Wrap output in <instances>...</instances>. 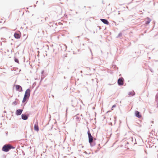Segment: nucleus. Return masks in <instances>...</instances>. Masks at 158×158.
<instances>
[{
  "label": "nucleus",
  "instance_id": "1",
  "mask_svg": "<svg viewBox=\"0 0 158 158\" xmlns=\"http://www.w3.org/2000/svg\"><path fill=\"white\" fill-rule=\"evenodd\" d=\"M87 128L88 129L87 131V134L89 139V142L90 143V145L91 147H93L95 145L96 143L95 141H94L93 139V136H92L88 127H87Z\"/></svg>",
  "mask_w": 158,
  "mask_h": 158
},
{
  "label": "nucleus",
  "instance_id": "2",
  "mask_svg": "<svg viewBox=\"0 0 158 158\" xmlns=\"http://www.w3.org/2000/svg\"><path fill=\"white\" fill-rule=\"evenodd\" d=\"M15 148V147L11 145L5 144L3 146L2 150L4 152H8L11 149H14Z\"/></svg>",
  "mask_w": 158,
  "mask_h": 158
},
{
  "label": "nucleus",
  "instance_id": "3",
  "mask_svg": "<svg viewBox=\"0 0 158 158\" xmlns=\"http://www.w3.org/2000/svg\"><path fill=\"white\" fill-rule=\"evenodd\" d=\"M31 90L30 89H27L26 91H25L24 96L25 97L27 98V99H29L30 95V93H31Z\"/></svg>",
  "mask_w": 158,
  "mask_h": 158
},
{
  "label": "nucleus",
  "instance_id": "4",
  "mask_svg": "<svg viewBox=\"0 0 158 158\" xmlns=\"http://www.w3.org/2000/svg\"><path fill=\"white\" fill-rule=\"evenodd\" d=\"M124 80L123 78H119L117 81L118 84L119 85H123L124 84Z\"/></svg>",
  "mask_w": 158,
  "mask_h": 158
},
{
  "label": "nucleus",
  "instance_id": "5",
  "mask_svg": "<svg viewBox=\"0 0 158 158\" xmlns=\"http://www.w3.org/2000/svg\"><path fill=\"white\" fill-rule=\"evenodd\" d=\"M21 35L20 31L15 32L14 34V36L16 39H19L20 38Z\"/></svg>",
  "mask_w": 158,
  "mask_h": 158
},
{
  "label": "nucleus",
  "instance_id": "6",
  "mask_svg": "<svg viewBox=\"0 0 158 158\" xmlns=\"http://www.w3.org/2000/svg\"><path fill=\"white\" fill-rule=\"evenodd\" d=\"M15 89L16 91L22 92L23 91L22 88L21 86L19 85H15Z\"/></svg>",
  "mask_w": 158,
  "mask_h": 158
},
{
  "label": "nucleus",
  "instance_id": "7",
  "mask_svg": "<svg viewBox=\"0 0 158 158\" xmlns=\"http://www.w3.org/2000/svg\"><path fill=\"white\" fill-rule=\"evenodd\" d=\"M29 117V115L28 114H21L22 119L23 120H27Z\"/></svg>",
  "mask_w": 158,
  "mask_h": 158
},
{
  "label": "nucleus",
  "instance_id": "8",
  "mask_svg": "<svg viewBox=\"0 0 158 158\" xmlns=\"http://www.w3.org/2000/svg\"><path fill=\"white\" fill-rule=\"evenodd\" d=\"M23 111V110L22 109H19L16 110L15 112V114L17 116L20 115Z\"/></svg>",
  "mask_w": 158,
  "mask_h": 158
},
{
  "label": "nucleus",
  "instance_id": "9",
  "mask_svg": "<svg viewBox=\"0 0 158 158\" xmlns=\"http://www.w3.org/2000/svg\"><path fill=\"white\" fill-rule=\"evenodd\" d=\"M135 115L136 117L139 118H140L142 117L141 115L139 112L137 110L135 111Z\"/></svg>",
  "mask_w": 158,
  "mask_h": 158
},
{
  "label": "nucleus",
  "instance_id": "10",
  "mask_svg": "<svg viewBox=\"0 0 158 158\" xmlns=\"http://www.w3.org/2000/svg\"><path fill=\"white\" fill-rule=\"evenodd\" d=\"M100 20L104 24H106V25H108L109 23V22L107 20L105 19H101Z\"/></svg>",
  "mask_w": 158,
  "mask_h": 158
},
{
  "label": "nucleus",
  "instance_id": "11",
  "mask_svg": "<svg viewBox=\"0 0 158 158\" xmlns=\"http://www.w3.org/2000/svg\"><path fill=\"white\" fill-rule=\"evenodd\" d=\"M19 100L17 98H16L15 100L12 103V104L13 105L16 106L17 104L19 103Z\"/></svg>",
  "mask_w": 158,
  "mask_h": 158
},
{
  "label": "nucleus",
  "instance_id": "12",
  "mask_svg": "<svg viewBox=\"0 0 158 158\" xmlns=\"http://www.w3.org/2000/svg\"><path fill=\"white\" fill-rule=\"evenodd\" d=\"M135 94V93L134 91H132L130 92H129L128 94L130 96H134Z\"/></svg>",
  "mask_w": 158,
  "mask_h": 158
},
{
  "label": "nucleus",
  "instance_id": "13",
  "mask_svg": "<svg viewBox=\"0 0 158 158\" xmlns=\"http://www.w3.org/2000/svg\"><path fill=\"white\" fill-rule=\"evenodd\" d=\"M147 21H146L145 22V23L146 24H148L151 21V19L149 17H147Z\"/></svg>",
  "mask_w": 158,
  "mask_h": 158
},
{
  "label": "nucleus",
  "instance_id": "14",
  "mask_svg": "<svg viewBox=\"0 0 158 158\" xmlns=\"http://www.w3.org/2000/svg\"><path fill=\"white\" fill-rule=\"evenodd\" d=\"M34 129L35 131H38L39 130V128L38 125L35 124L34 126Z\"/></svg>",
  "mask_w": 158,
  "mask_h": 158
},
{
  "label": "nucleus",
  "instance_id": "15",
  "mask_svg": "<svg viewBox=\"0 0 158 158\" xmlns=\"http://www.w3.org/2000/svg\"><path fill=\"white\" fill-rule=\"evenodd\" d=\"M156 101L157 102V107L158 108V93H157L156 96Z\"/></svg>",
  "mask_w": 158,
  "mask_h": 158
},
{
  "label": "nucleus",
  "instance_id": "16",
  "mask_svg": "<svg viewBox=\"0 0 158 158\" xmlns=\"http://www.w3.org/2000/svg\"><path fill=\"white\" fill-rule=\"evenodd\" d=\"M28 99H27V98L25 97L24 96L22 102L23 103H24L26 100L28 101Z\"/></svg>",
  "mask_w": 158,
  "mask_h": 158
},
{
  "label": "nucleus",
  "instance_id": "17",
  "mask_svg": "<svg viewBox=\"0 0 158 158\" xmlns=\"http://www.w3.org/2000/svg\"><path fill=\"white\" fill-rule=\"evenodd\" d=\"M14 61L15 62L19 64V61L18 58H16L15 57H14Z\"/></svg>",
  "mask_w": 158,
  "mask_h": 158
},
{
  "label": "nucleus",
  "instance_id": "18",
  "mask_svg": "<svg viewBox=\"0 0 158 158\" xmlns=\"http://www.w3.org/2000/svg\"><path fill=\"white\" fill-rule=\"evenodd\" d=\"M122 35V33L121 32L119 33L118 36H117V38H119L121 37Z\"/></svg>",
  "mask_w": 158,
  "mask_h": 158
},
{
  "label": "nucleus",
  "instance_id": "19",
  "mask_svg": "<svg viewBox=\"0 0 158 158\" xmlns=\"http://www.w3.org/2000/svg\"><path fill=\"white\" fill-rule=\"evenodd\" d=\"M112 67L114 69H115V68H117L116 66V65H113L112 66ZM117 68L118 69V68Z\"/></svg>",
  "mask_w": 158,
  "mask_h": 158
},
{
  "label": "nucleus",
  "instance_id": "20",
  "mask_svg": "<svg viewBox=\"0 0 158 158\" xmlns=\"http://www.w3.org/2000/svg\"><path fill=\"white\" fill-rule=\"evenodd\" d=\"M5 29L6 30H7V28L5 27H1L0 28V29Z\"/></svg>",
  "mask_w": 158,
  "mask_h": 158
},
{
  "label": "nucleus",
  "instance_id": "21",
  "mask_svg": "<svg viewBox=\"0 0 158 158\" xmlns=\"http://www.w3.org/2000/svg\"><path fill=\"white\" fill-rule=\"evenodd\" d=\"M116 106V105L114 104V105L112 106V108L115 107Z\"/></svg>",
  "mask_w": 158,
  "mask_h": 158
},
{
  "label": "nucleus",
  "instance_id": "22",
  "mask_svg": "<svg viewBox=\"0 0 158 158\" xmlns=\"http://www.w3.org/2000/svg\"><path fill=\"white\" fill-rule=\"evenodd\" d=\"M93 139L94 141H95L96 140V139L95 138H94V137H93Z\"/></svg>",
  "mask_w": 158,
  "mask_h": 158
},
{
  "label": "nucleus",
  "instance_id": "23",
  "mask_svg": "<svg viewBox=\"0 0 158 158\" xmlns=\"http://www.w3.org/2000/svg\"><path fill=\"white\" fill-rule=\"evenodd\" d=\"M44 70H42V72H41V74H43L44 73Z\"/></svg>",
  "mask_w": 158,
  "mask_h": 158
},
{
  "label": "nucleus",
  "instance_id": "24",
  "mask_svg": "<svg viewBox=\"0 0 158 158\" xmlns=\"http://www.w3.org/2000/svg\"><path fill=\"white\" fill-rule=\"evenodd\" d=\"M2 157L3 158H5L6 157V155H3V156H2Z\"/></svg>",
  "mask_w": 158,
  "mask_h": 158
},
{
  "label": "nucleus",
  "instance_id": "25",
  "mask_svg": "<svg viewBox=\"0 0 158 158\" xmlns=\"http://www.w3.org/2000/svg\"><path fill=\"white\" fill-rule=\"evenodd\" d=\"M52 23H52V22H50L49 24H49V25L50 26V27H51V24H52Z\"/></svg>",
  "mask_w": 158,
  "mask_h": 158
},
{
  "label": "nucleus",
  "instance_id": "26",
  "mask_svg": "<svg viewBox=\"0 0 158 158\" xmlns=\"http://www.w3.org/2000/svg\"><path fill=\"white\" fill-rule=\"evenodd\" d=\"M100 148H101V147H98V148H98V150H99L100 149Z\"/></svg>",
  "mask_w": 158,
  "mask_h": 158
},
{
  "label": "nucleus",
  "instance_id": "27",
  "mask_svg": "<svg viewBox=\"0 0 158 158\" xmlns=\"http://www.w3.org/2000/svg\"><path fill=\"white\" fill-rule=\"evenodd\" d=\"M48 19V17H46L45 18V20H46V19Z\"/></svg>",
  "mask_w": 158,
  "mask_h": 158
},
{
  "label": "nucleus",
  "instance_id": "28",
  "mask_svg": "<svg viewBox=\"0 0 158 158\" xmlns=\"http://www.w3.org/2000/svg\"><path fill=\"white\" fill-rule=\"evenodd\" d=\"M56 25V24H54V23H53L52 25V26H53V25Z\"/></svg>",
  "mask_w": 158,
  "mask_h": 158
},
{
  "label": "nucleus",
  "instance_id": "29",
  "mask_svg": "<svg viewBox=\"0 0 158 158\" xmlns=\"http://www.w3.org/2000/svg\"><path fill=\"white\" fill-rule=\"evenodd\" d=\"M85 154H88V153H87V152H86V151H85Z\"/></svg>",
  "mask_w": 158,
  "mask_h": 158
},
{
  "label": "nucleus",
  "instance_id": "30",
  "mask_svg": "<svg viewBox=\"0 0 158 158\" xmlns=\"http://www.w3.org/2000/svg\"><path fill=\"white\" fill-rule=\"evenodd\" d=\"M63 56H64V57H67V56H66V55H64H64Z\"/></svg>",
  "mask_w": 158,
  "mask_h": 158
},
{
  "label": "nucleus",
  "instance_id": "31",
  "mask_svg": "<svg viewBox=\"0 0 158 158\" xmlns=\"http://www.w3.org/2000/svg\"><path fill=\"white\" fill-rule=\"evenodd\" d=\"M150 71H151L152 72H152V69H150Z\"/></svg>",
  "mask_w": 158,
  "mask_h": 158
},
{
  "label": "nucleus",
  "instance_id": "32",
  "mask_svg": "<svg viewBox=\"0 0 158 158\" xmlns=\"http://www.w3.org/2000/svg\"><path fill=\"white\" fill-rule=\"evenodd\" d=\"M4 113H6V111H4Z\"/></svg>",
  "mask_w": 158,
  "mask_h": 158
},
{
  "label": "nucleus",
  "instance_id": "33",
  "mask_svg": "<svg viewBox=\"0 0 158 158\" xmlns=\"http://www.w3.org/2000/svg\"><path fill=\"white\" fill-rule=\"evenodd\" d=\"M88 8H91V7L90 6H89V7H88Z\"/></svg>",
  "mask_w": 158,
  "mask_h": 158
},
{
  "label": "nucleus",
  "instance_id": "34",
  "mask_svg": "<svg viewBox=\"0 0 158 158\" xmlns=\"http://www.w3.org/2000/svg\"><path fill=\"white\" fill-rule=\"evenodd\" d=\"M64 79H66V77H64Z\"/></svg>",
  "mask_w": 158,
  "mask_h": 158
},
{
  "label": "nucleus",
  "instance_id": "35",
  "mask_svg": "<svg viewBox=\"0 0 158 158\" xmlns=\"http://www.w3.org/2000/svg\"><path fill=\"white\" fill-rule=\"evenodd\" d=\"M7 134H8V132H7L6 133V135H7Z\"/></svg>",
  "mask_w": 158,
  "mask_h": 158
},
{
  "label": "nucleus",
  "instance_id": "36",
  "mask_svg": "<svg viewBox=\"0 0 158 158\" xmlns=\"http://www.w3.org/2000/svg\"><path fill=\"white\" fill-rule=\"evenodd\" d=\"M98 146H100V144H98Z\"/></svg>",
  "mask_w": 158,
  "mask_h": 158
},
{
  "label": "nucleus",
  "instance_id": "37",
  "mask_svg": "<svg viewBox=\"0 0 158 158\" xmlns=\"http://www.w3.org/2000/svg\"><path fill=\"white\" fill-rule=\"evenodd\" d=\"M36 6V5H34V6Z\"/></svg>",
  "mask_w": 158,
  "mask_h": 158
},
{
  "label": "nucleus",
  "instance_id": "38",
  "mask_svg": "<svg viewBox=\"0 0 158 158\" xmlns=\"http://www.w3.org/2000/svg\"><path fill=\"white\" fill-rule=\"evenodd\" d=\"M38 2V1H37V2H36V4H37V3Z\"/></svg>",
  "mask_w": 158,
  "mask_h": 158
},
{
  "label": "nucleus",
  "instance_id": "39",
  "mask_svg": "<svg viewBox=\"0 0 158 158\" xmlns=\"http://www.w3.org/2000/svg\"><path fill=\"white\" fill-rule=\"evenodd\" d=\"M23 155H25V153H23Z\"/></svg>",
  "mask_w": 158,
  "mask_h": 158
},
{
  "label": "nucleus",
  "instance_id": "40",
  "mask_svg": "<svg viewBox=\"0 0 158 158\" xmlns=\"http://www.w3.org/2000/svg\"><path fill=\"white\" fill-rule=\"evenodd\" d=\"M76 14H77V12H76Z\"/></svg>",
  "mask_w": 158,
  "mask_h": 158
},
{
  "label": "nucleus",
  "instance_id": "41",
  "mask_svg": "<svg viewBox=\"0 0 158 158\" xmlns=\"http://www.w3.org/2000/svg\"><path fill=\"white\" fill-rule=\"evenodd\" d=\"M85 7H86L85 6H84V8H85Z\"/></svg>",
  "mask_w": 158,
  "mask_h": 158
},
{
  "label": "nucleus",
  "instance_id": "42",
  "mask_svg": "<svg viewBox=\"0 0 158 158\" xmlns=\"http://www.w3.org/2000/svg\"><path fill=\"white\" fill-rule=\"evenodd\" d=\"M74 158H75V157H74Z\"/></svg>",
  "mask_w": 158,
  "mask_h": 158
}]
</instances>
